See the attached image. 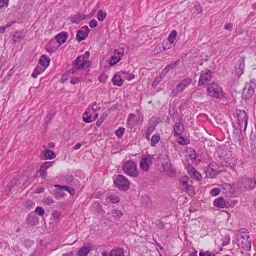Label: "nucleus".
I'll list each match as a JSON object with an SVG mask.
<instances>
[{
	"label": "nucleus",
	"instance_id": "nucleus-1",
	"mask_svg": "<svg viewBox=\"0 0 256 256\" xmlns=\"http://www.w3.org/2000/svg\"><path fill=\"white\" fill-rule=\"evenodd\" d=\"M122 170L126 174L132 178H138L140 173L137 164L132 160H128L123 164Z\"/></svg>",
	"mask_w": 256,
	"mask_h": 256
},
{
	"label": "nucleus",
	"instance_id": "nucleus-2",
	"mask_svg": "<svg viewBox=\"0 0 256 256\" xmlns=\"http://www.w3.org/2000/svg\"><path fill=\"white\" fill-rule=\"evenodd\" d=\"M208 94L210 97L216 99H222L225 96L222 88L214 82L208 86Z\"/></svg>",
	"mask_w": 256,
	"mask_h": 256
},
{
	"label": "nucleus",
	"instance_id": "nucleus-3",
	"mask_svg": "<svg viewBox=\"0 0 256 256\" xmlns=\"http://www.w3.org/2000/svg\"><path fill=\"white\" fill-rule=\"evenodd\" d=\"M114 184L117 188L124 192L128 190L130 188V182L122 175L117 176L114 180Z\"/></svg>",
	"mask_w": 256,
	"mask_h": 256
},
{
	"label": "nucleus",
	"instance_id": "nucleus-4",
	"mask_svg": "<svg viewBox=\"0 0 256 256\" xmlns=\"http://www.w3.org/2000/svg\"><path fill=\"white\" fill-rule=\"evenodd\" d=\"M239 188L242 190H252L256 188V182L254 178H242L238 183Z\"/></svg>",
	"mask_w": 256,
	"mask_h": 256
},
{
	"label": "nucleus",
	"instance_id": "nucleus-5",
	"mask_svg": "<svg viewBox=\"0 0 256 256\" xmlns=\"http://www.w3.org/2000/svg\"><path fill=\"white\" fill-rule=\"evenodd\" d=\"M73 68L70 70V73L74 74L77 71L82 69L85 66L89 67L90 62L84 60V56L78 57L73 63Z\"/></svg>",
	"mask_w": 256,
	"mask_h": 256
},
{
	"label": "nucleus",
	"instance_id": "nucleus-6",
	"mask_svg": "<svg viewBox=\"0 0 256 256\" xmlns=\"http://www.w3.org/2000/svg\"><path fill=\"white\" fill-rule=\"evenodd\" d=\"M192 82L190 78H186L182 80L176 86V90L172 92L173 96L176 97L179 93L183 92L192 83Z\"/></svg>",
	"mask_w": 256,
	"mask_h": 256
},
{
	"label": "nucleus",
	"instance_id": "nucleus-7",
	"mask_svg": "<svg viewBox=\"0 0 256 256\" xmlns=\"http://www.w3.org/2000/svg\"><path fill=\"white\" fill-rule=\"evenodd\" d=\"M236 114L238 118V124L240 127V130L241 131L243 125H244V131L246 132L248 122V116L247 114L244 110H238L236 111Z\"/></svg>",
	"mask_w": 256,
	"mask_h": 256
},
{
	"label": "nucleus",
	"instance_id": "nucleus-8",
	"mask_svg": "<svg viewBox=\"0 0 256 256\" xmlns=\"http://www.w3.org/2000/svg\"><path fill=\"white\" fill-rule=\"evenodd\" d=\"M124 48H120L114 50L113 56L111 58L110 61V64L111 66H114L120 62L124 56Z\"/></svg>",
	"mask_w": 256,
	"mask_h": 256
},
{
	"label": "nucleus",
	"instance_id": "nucleus-9",
	"mask_svg": "<svg viewBox=\"0 0 256 256\" xmlns=\"http://www.w3.org/2000/svg\"><path fill=\"white\" fill-rule=\"evenodd\" d=\"M256 87V84L252 82H250V84H248L244 88L242 94L243 98L246 100L252 98L254 94Z\"/></svg>",
	"mask_w": 256,
	"mask_h": 256
},
{
	"label": "nucleus",
	"instance_id": "nucleus-10",
	"mask_svg": "<svg viewBox=\"0 0 256 256\" xmlns=\"http://www.w3.org/2000/svg\"><path fill=\"white\" fill-rule=\"evenodd\" d=\"M212 72L208 70H206L202 72L198 84L200 86L204 85L209 82L212 78Z\"/></svg>",
	"mask_w": 256,
	"mask_h": 256
},
{
	"label": "nucleus",
	"instance_id": "nucleus-11",
	"mask_svg": "<svg viewBox=\"0 0 256 256\" xmlns=\"http://www.w3.org/2000/svg\"><path fill=\"white\" fill-rule=\"evenodd\" d=\"M153 156H148L143 157L140 160V168L145 172H148L150 169V165L152 163Z\"/></svg>",
	"mask_w": 256,
	"mask_h": 256
},
{
	"label": "nucleus",
	"instance_id": "nucleus-12",
	"mask_svg": "<svg viewBox=\"0 0 256 256\" xmlns=\"http://www.w3.org/2000/svg\"><path fill=\"white\" fill-rule=\"evenodd\" d=\"M90 32V29L88 26H85L78 31L76 34V40L80 42L84 40L88 36Z\"/></svg>",
	"mask_w": 256,
	"mask_h": 256
},
{
	"label": "nucleus",
	"instance_id": "nucleus-13",
	"mask_svg": "<svg viewBox=\"0 0 256 256\" xmlns=\"http://www.w3.org/2000/svg\"><path fill=\"white\" fill-rule=\"evenodd\" d=\"M238 246H241L245 250H250L251 249L252 244L248 239L238 238Z\"/></svg>",
	"mask_w": 256,
	"mask_h": 256
},
{
	"label": "nucleus",
	"instance_id": "nucleus-14",
	"mask_svg": "<svg viewBox=\"0 0 256 256\" xmlns=\"http://www.w3.org/2000/svg\"><path fill=\"white\" fill-rule=\"evenodd\" d=\"M244 60L240 58L235 66L236 72L238 76H240L244 74Z\"/></svg>",
	"mask_w": 256,
	"mask_h": 256
},
{
	"label": "nucleus",
	"instance_id": "nucleus-15",
	"mask_svg": "<svg viewBox=\"0 0 256 256\" xmlns=\"http://www.w3.org/2000/svg\"><path fill=\"white\" fill-rule=\"evenodd\" d=\"M92 248L90 244H85L78 251V256H88Z\"/></svg>",
	"mask_w": 256,
	"mask_h": 256
},
{
	"label": "nucleus",
	"instance_id": "nucleus-16",
	"mask_svg": "<svg viewBox=\"0 0 256 256\" xmlns=\"http://www.w3.org/2000/svg\"><path fill=\"white\" fill-rule=\"evenodd\" d=\"M54 162H46L40 167V174L43 178H46L47 176V170L50 168Z\"/></svg>",
	"mask_w": 256,
	"mask_h": 256
},
{
	"label": "nucleus",
	"instance_id": "nucleus-17",
	"mask_svg": "<svg viewBox=\"0 0 256 256\" xmlns=\"http://www.w3.org/2000/svg\"><path fill=\"white\" fill-rule=\"evenodd\" d=\"M214 165L215 164H211L206 169V176L210 178H214L218 173V170L214 168Z\"/></svg>",
	"mask_w": 256,
	"mask_h": 256
},
{
	"label": "nucleus",
	"instance_id": "nucleus-18",
	"mask_svg": "<svg viewBox=\"0 0 256 256\" xmlns=\"http://www.w3.org/2000/svg\"><path fill=\"white\" fill-rule=\"evenodd\" d=\"M164 170L170 176H172L174 175L176 172L174 171L172 164L169 162H166L162 164Z\"/></svg>",
	"mask_w": 256,
	"mask_h": 256
},
{
	"label": "nucleus",
	"instance_id": "nucleus-19",
	"mask_svg": "<svg viewBox=\"0 0 256 256\" xmlns=\"http://www.w3.org/2000/svg\"><path fill=\"white\" fill-rule=\"evenodd\" d=\"M20 185V182L18 180H13L12 181L10 185L9 186L10 192H11L12 193L13 192H16V191H18L19 190Z\"/></svg>",
	"mask_w": 256,
	"mask_h": 256
},
{
	"label": "nucleus",
	"instance_id": "nucleus-20",
	"mask_svg": "<svg viewBox=\"0 0 256 256\" xmlns=\"http://www.w3.org/2000/svg\"><path fill=\"white\" fill-rule=\"evenodd\" d=\"M55 39L60 45H62L66 42L68 39V34L62 32L56 36Z\"/></svg>",
	"mask_w": 256,
	"mask_h": 256
},
{
	"label": "nucleus",
	"instance_id": "nucleus-21",
	"mask_svg": "<svg viewBox=\"0 0 256 256\" xmlns=\"http://www.w3.org/2000/svg\"><path fill=\"white\" fill-rule=\"evenodd\" d=\"M50 64V60L46 55L42 56L39 60V64L42 67L46 68L49 66Z\"/></svg>",
	"mask_w": 256,
	"mask_h": 256
},
{
	"label": "nucleus",
	"instance_id": "nucleus-22",
	"mask_svg": "<svg viewBox=\"0 0 256 256\" xmlns=\"http://www.w3.org/2000/svg\"><path fill=\"white\" fill-rule=\"evenodd\" d=\"M174 136H181L184 130V126L182 123H177L174 126Z\"/></svg>",
	"mask_w": 256,
	"mask_h": 256
},
{
	"label": "nucleus",
	"instance_id": "nucleus-23",
	"mask_svg": "<svg viewBox=\"0 0 256 256\" xmlns=\"http://www.w3.org/2000/svg\"><path fill=\"white\" fill-rule=\"evenodd\" d=\"M112 82L114 86L120 87L122 86L124 81L120 76L116 74L112 79Z\"/></svg>",
	"mask_w": 256,
	"mask_h": 256
},
{
	"label": "nucleus",
	"instance_id": "nucleus-24",
	"mask_svg": "<svg viewBox=\"0 0 256 256\" xmlns=\"http://www.w3.org/2000/svg\"><path fill=\"white\" fill-rule=\"evenodd\" d=\"M24 38V36L22 32H16L14 33L12 36V41L16 43L18 42H20L22 41Z\"/></svg>",
	"mask_w": 256,
	"mask_h": 256
},
{
	"label": "nucleus",
	"instance_id": "nucleus-25",
	"mask_svg": "<svg viewBox=\"0 0 256 256\" xmlns=\"http://www.w3.org/2000/svg\"><path fill=\"white\" fill-rule=\"evenodd\" d=\"M214 206L217 208H223L226 206V204L223 198H219L214 202Z\"/></svg>",
	"mask_w": 256,
	"mask_h": 256
},
{
	"label": "nucleus",
	"instance_id": "nucleus-26",
	"mask_svg": "<svg viewBox=\"0 0 256 256\" xmlns=\"http://www.w3.org/2000/svg\"><path fill=\"white\" fill-rule=\"evenodd\" d=\"M142 203L144 206L146 208H150L152 206V202L150 197L148 196H144L142 200Z\"/></svg>",
	"mask_w": 256,
	"mask_h": 256
},
{
	"label": "nucleus",
	"instance_id": "nucleus-27",
	"mask_svg": "<svg viewBox=\"0 0 256 256\" xmlns=\"http://www.w3.org/2000/svg\"><path fill=\"white\" fill-rule=\"evenodd\" d=\"M55 187L58 188L60 190H66L71 195L74 196L75 194V190L68 186H62L60 185H56Z\"/></svg>",
	"mask_w": 256,
	"mask_h": 256
},
{
	"label": "nucleus",
	"instance_id": "nucleus-28",
	"mask_svg": "<svg viewBox=\"0 0 256 256\" xmlns=\"http://www.w3.org/2000/svg\"><path fill=\"white\" fill-rule=\"evenodd\" d=\"M46 70V69H45V68H44L40 66H38L35 68L32 76L34 78H36L38 75L44 72Z\"/></svg>",
	"mask_w": 256,
	"mask_h": 256
},
{
	"label": "nucleus",
	"instance_id": "nucleus-29",
	"mask_svg": "<svg viewBox=\"0 0 256 256\" xmlns=\"http://www.w3.org/2000/svg\"><path fill=\"white\" fill-rule=\"evenodd\" d=\"M86 18V16L84 14H78L72 18V22L78 24L80 22Z\"/></svg>",
	"mask_w": 256,
	"mask_h": 256
},
{
	"label": "nucleus",
	"instance_id": "nucleus-30",
	"mask_svg": "<svg viewBox=\"0 0 256 256\" xmlns=\"http://www.w3.org/2000/svg\"><path fill=\"white\" fill-rule=\"evenodd\" d=\"M44 156L46 160H52L56 158L54 152L50 150H46L44 152Z\"/></svg>",
	"mask_w": 256,
	"mask_h": 256
},
{
	"label": "nucleus",
	"instance_id": "nucleus-31",
	"mask_svg": "<svg viewBox=\"0 0 256 256\" xmlns=\"http://www.w3.org/2000/svg\"><path fill=\"white\" fill-rule=\"evenodd\" d=\"M111 256H124V252L122 249L116 248L112 250L111 252Z\"/></svg>",
	"mask_w": 256,
	"mask_h": 256
},
{
	"label": "nucleus",
	"instance_id": "nucleus-32",
	"mask_svg": "<svg viewBox=\"0 0 256 256\" xmlns=\"http://www.w3.org/2000/svg\"><path fill=\"white\" fill-rule=\"evenodd\" d=\"M111 214L112 216L116 220H120L123 216L122 212L118 210H112Z\"/></svg>",
	"mask_w": 256,
	"mask_h": 256
},
{
	"label": "nucleus",
	"instance_id": "nucleus-33",
	"mask_svg": "<svg viewBox=\"0 0 256 256\" xmlns=\"http://www.w3.org/2000/svg\"><path fill=\"white\" fill-rule=\"evenodd\" d=\"M178 33L176 30H173L168 38V40L170 44H174L177 37Z\"/></svg>",
	"mask_w": 256,
	"mask_h": 256
},
{
	"label": "nucleus",
	"instance_id": "nucleus-34",
	"mask_svg": "<svg viewBox=\"0 0 256 256\" xmlns=\"http://www.w3.org/2000/svg\"><path fill=\"white\" fill-rule=\"evenodd\" d=\"M160 140V137L159 134L154 135L152 136L151 139V146L152 147L156 146Z\"/></svg>",
	"mask_w": 256,
	"mask_h": 256
},
{
	"label": "nucleus",
	"instance_id": "nucleus-35",
	"mask_svg": "<svg viewBox=\"0 0 256 256\" xmlns=\"http://www.w3.org/2000/svg\"><path fill=\"white\" fill-rule=\"evenodd\" d=\"M180 64V60H178L177 61H176V62L172 63V64H171L169 65H168V66H166L165 68H164V70H166V71L168 72V73L170 72V70H172V69H174V68H176L179 64Z\"/></svg>",
	"mask_w": 256,
	"mask_h": 256
},
{
	"label": "nucleus",
	"instance_id": "nucleus-36",
	"mask_svg": "<svg viewBox=\"0 0 256 256\" xmlns=\"http://www.w3.org/2000/svg\"><path fill=\"white\" fill-rule=\"evenodd\" d=\"M106 17V14L102 10H100L97 14V18L100 22H103Z\"/></svg>",
	"mask_w": 256,
	"mask_h": 256
},
{
	"label": "nucleus",
	"instance_id": "nucleus-37",
	"mask_svg": "<svg viewBox=\"0 0 256 256\" xmlns=\"http://www.w3.org/2000/svg\"><path fill=\"white\" fill-rule=\"evenodd\" d=\"M84 121L88 124H90L93 122L91 116L89 115L88 112H86L83 115Z\"/></svg>",
	"mask_w": 256,
	"mask_h": 256
},
{
	"label": "nucleus",
	"instance_id": "nucleus-38",
	"mask_svg": "<svg viewBox=\"0 0 256 256\" xmlns=\"http://www.w3.org/2000/svg\"><path fill=\"white\" fill-rule=\"evenodd\" d=\"M242 238V239H249L250 236L248 230H244L241 232L239 235L238 236V238Z\"/></svg>",
	"mask_w": 256,
	"mask_h": 256
},
{
	"label": "nucleus",
	"instance_id": "nucleus-39",
	"mask_svg": "<svg viewBox=\"0 0 256 256\" xmlns=\"http://www.w3.org/2000/svg\"><path fill=\"white\" fill-rule=\"evenodd\" d=\"M43 202L45 204L49 206H52L54 203V200L50 196L44 198Z\"/></svg>",
	"mask_w": 256,
	"mask_h": 256
},
{
	"label": "nucleus",
	"instance_id": "nucleus-40",
	"mask_svg": "<svg viewBox=\"0 0 256 256\" xmlns=\"http://www.w3.org/2000/svg\"><path fill=\"white\" fill-rule=\"evenodd\" d=\"M107 116H108L107 114L104 113L103 114H102L100 117V118L97 121L96 125L98 126H101V124L104 122V120L106 119Z\"/></svg>",
	"mask_w": 256,
	"mask_h": 256
},
{
	"label": "nucleus",
	"instance_id": "nucleus-41",
	"mask_svg": "<svg viewBox=\"0 0 256 256\" xmlns=\"http://www.w3.org/2000/svg\"><path fill=\"white\" fill-rule=\"evenodd\" d=\"M108 198L110 200V201L114 204H118L120 202L119 198L115 195H112L108 196Z\"/></svg>",
	"mask_w": 256,
	"mask_h": 256
},
{
	"label": "nucleus",
	"instance_id": "nucleus-42",
	"mask_svg": "<svg viewBox=\"0 0 256 256\" xmlns=\"http://www.w3.org/2000/svg\"><path fill=\"white\" fill-rule=\"evenodd\" d=\"M125 128H120L116 131V134L119 138H121L124 134Z\"/></svg>",
	"mask_w": 256,
	"mask_h": 256
},
{
	"label": "nucleus",
	"instance_id": "nucleus-43",
	"mask_svg": "<svg viewBox=\"0 0 256 256\" xmlns=\"http://www.w3.org/2000/svg\"><path fill=\"white\" fill-rule=\"evenodd\" d=\"M182 182L184 190H186L187 192L190 190V188H192L188 186L186 178H184V180H182Z\"/></svg>",
	"mask_w": 256,
	"mask_h": 256
},
{
	"label": "nucleus",
	"instance_id": "nucleus-44",
	"mask_svg": "<svg viewBox=\"0 0 256 256\" xmlns=\"http://www.w3.org/2000/svg\"><path fill=\"white\" fill-rule=\"evenodd\" d=\"M35 212L36 213L38 216H43L44 214V210L42 207H38L35 210Z\"/></svg>",
	"mask_w": 256,
	"mask_h": 256
},
{
	"label": "nucleus",
	"instance_id": "nucleus-45",
	"mask_svg": "<svg viewBox=\"0 0 256 256\" xmlns=\"http://www.w3.org/2000/svg\"><path fill=\"white\" fill-rule=\"evenodd\" d=\"M192 96L194 98H202L203 96V94L200 92L195 91L192 93Z\"/></svg>",
	"mask_w": 256,
	"mask_h": 256
},
{
	"label": "nucleus",
	"instance_id": "nucleus-46",
	"mask_svg": "<svg viewBox=\"0 0 256 256\" xmlns=\"http://www.w3.org/2000/svg\"><path fill=\"white\" fill-rule=\"evenodd\" d=\"M220 189L218 188H214L212 190H211L210 194V195L212 196H218L220 193Z\"/></svg>",
	"mask_w": 256,
	"mask_h": 256
},
{
	"label": "nucleus",
	"instance_id": "nucleus-47",
	"mask_svg": "<svg viewBox=\"0 0 256 256\" xmlns=\"http://www.w3.org/2000/svg\"><path fill=\"white\" fill-rule=\"evenodd\" d=\"M9 0H0V9L8 6Z\"/></svg>",
	"mask_w": 256,
	"mask_h": 256
},
{
	"label": "nucleus",
	"instance_id": "nucleus-48",
	"mask_svg": "<svg viewBox=\"0 0 256 256\" xmlns=\"http://www.w3.org/2000/svg\"><path fill=\"white\" fill-rule=\"evenodd\" d=\"M156 130V126L154 125H150L148 128V129L146 130V132L152 134Z\"/></svg>",
	"mask_w": 256,
	"mask_h": 256
},
{
	"label": "nucleus",
	"instance_id": "nucleus-49",
	"mask_svg": "<svg viewBox=\"0 0 256 256\" xmlns=\"http://www.w3.org/2000/svg\"><path fill=\"white\" fill-rule=\"evenodd\" d=\"M192 176L194 177V178L199 181L201 180L202 178V177L200 174L198 172V171H196Z\"/></svg>",
	"mask_w": 256,
	"mask_h": 256
},
{
	"label": "nucleus",
	"instance_id": "nucleus-50",
	"mask_svg": "<svg viewBox=\"0 0 256 256\" xmlns=\"http://www.w3.org/2000/svg\"><path fill=\"white\" fill-rule=\"evenodd\" d=\"M200 256H216L215 254L210 252H200Z\"/></svg>",
	"mask_w": 256,
	"mask_h": 256
},
{
	"label": "nucleus",
	"instance_id": "nucleus-51",
	"mask_svg": "<svg viewBox=\"0 0 256 256\" xmlns=\"http://www.w3.org/2000/svg\"><path fill=\"white\" fill-rule=\"evenodd\" d=\"M98 22L95 20H92V21L90 22L89 23L90 26L91 28H95L98 26Z\"/></svg>",
	"mask_w": 256,
	"mask_h": 256
},
{
	"label": "nucleus",
	"instance_id": "nucleus-52",
	"mask_svg": "<svg viewBox=\"0 0 256 256\" xmlns=\"http://www.w3.org/2000/svg\"><path fill=\"white\" fill-rule=\"evenodd\" d=\"M178 143L183 146L186 145L188 144L186 140L182 136L179 138Z\"/></svg>",
	"mask_w": 256,
	"mask_h": 256
},
{
	"label": "nucleus",
	"instance_id": "nucleus-53",
	"mask_svg": "<svg viewBox=\"0 0 256 256\" xmlns=\"http://www.w3.org/2000/svg\"><path fill=\"white\" fill-rule=\"evenodd\" d=\"M35 205L34 202H32V200H28L26 202V206L28 208H31L33 207Z\"/></svg>",
	"mask_w": 256,
	"mask_h": 256
},
{
	"label": "nucleus",
	"instance_id": "nucleus-54",
	"mask_svg": "<svg viewBox=\"0 0 256 256\" xmlns=\"http://www.w3.org/2000/svg\"><path fill=\"white\" fill-rule=\"evenodd\" d=\"M162 80H160V78L157 77L154 81L152 86H156L162 82Z\"/></svg>",
	"mask_w": 256,
	"mask_h": 256
},
{
	"label": "nucleus",
	"instance_id": "nucleus-55",
	"mask_svg": "<svg viewBox=\"0 0 256 256\" xmlns=\"http://www.w3.org/2000/svg\"><path fill=\"white\" fill-rule=\"evenodd\" d=\"M96 105H97V104L96 102H94L92 104V108L91 109L94 112H96L97 111L100 110V108H98V107L95 108L96 106Z\"/></svg>",
	"mask_w": 256,
	"mask_h": 256
},
{
	"label": "nucleus",
	"instance_id": "nucleus-56",
	"mask_svg": "<svg viewBox=\"0 0 256 256\" xmlns=\"http://www.w3.org/2000/svg\"><path fill=\"white\" fill-rule=\"evenodd\" d=\"M168 74V72L166 71V70H164L162 73L160 74V76H158L159 78H160L161 80H162V79L166 76Z\"/></svg>",
	"mask_w": 256,
	"mask_h": 256
},
{
	"label": "nucleus",
	"instance_id": "nucleus-57",
	"mask_svg": "<svg viewBox=\"0 0 256 256\" xmlns=\"http://www.w3.org/2000/svg\"><path fill=\"white\" fill-rule=\"evenodd\" d=\"M233 26V24L231 23H228L224 26V29L226 30H231Z\"/></svg>",
	"mask_w": 256,
	"mask_h": 256
},
{
	"label": "nucleus",
	"instance_id": "nucleus-58",
	"mask_svg": "<svg viewBox=\"0 0 256 256\" xmlns=\"http://www.w3.org/2000/svg\"><path fill=\"white\" fill-rule=\"evenodd\" d=\"M108 78V77L106 76H100L99 78V80L101 82H105Z\"/></svg>",
	"mask_w": 256,
	"mask_h": 256
},
{
	"label": "nucleus",
	"instance_id": "nucleus-59",
	"mask_svg": "<svg viewBox=\"0 0 256 256\" xmlns=\"http://www.w3.org/2000/svg\"><path fill=\"white\" fill-rule=\"evenodd\" d=\"M230 238L228 236L225 241H224L222 242V246H226L230 244Z\"/></svg>",
	"mask_w": 256,
	"mask_h": 256
},
{
	"label": "nucleus",
	"instance_id": "nucleus-60",
	"mask_svg": "<svg viewBox=\"0 0 256 256\" xmlns=\"http://www.w3.org/2000/svg\"><path fill=\"white\" fill-rule=\"evenodd\" d=\"M136 116L135 114H130L128 116V124H130V122L132 119H133L134 118H135Z\"/></svg>",
	"mask_w": 256,
	"mask_h": 256
},
{
	"label": "nucleus",
	"instance_id": "nucleus-61",
	"mask_svg": "<svg viewBox=\"0 0 256 256\" xmlns=\"http://www.w3.org/2000/svg\"><path fill=\"white\" fill-rule=\"evenodd\" d=\"M197 171L194 168H192V167H190L189 169H188V173L190 174H192V175H194V174Z\"/></svg>",
	"mask_w": 256,
	"mask_h": 256
},
{
	"label": "nucleus",
	"instance_id": "nucleus-62",
	"mask_svg": "<svg viewBox=\"0 0 256 256\" xmlns=\"http://www.w3.org/2000/svg\"><path fill=\"white\" fill-rule=\"evenodd\" d=\"M90 56V53L89 52H86L84 55L81 56H84V60H88Z\"/></svg>",
	"mask_w": 256,
	"mask_h": 256
},
{
	"label": "nucleus",
	"instance_id": "nucleus-63",
	"mask_svg": "<svg viewBox=\"0 0 256 256\" xmlns=\"http://www.w3.org/2000/svg\"><path fill=\"white\" fill-rule=\"evenodd\" d=\"M8 26H2L0 28V34H4Z\"/></svg>",
	"mask_w": 256,
	"mask_h": 256
},
{
	"label": "nucleus",
	"instance_id": "nucleus-64",
	"mask_svg": "<svg viewBox=\"0 0 256 256\" xmlns=\"http://www.w3.org/2000/svg\"><path fill=\"white\" fill-rule=\"evenodd\" d=\"M74 256V252H70L63 254V256Z\"/></svg>",
	"mask_w": 256,
	"mask_h": 256
}]
</instances>
